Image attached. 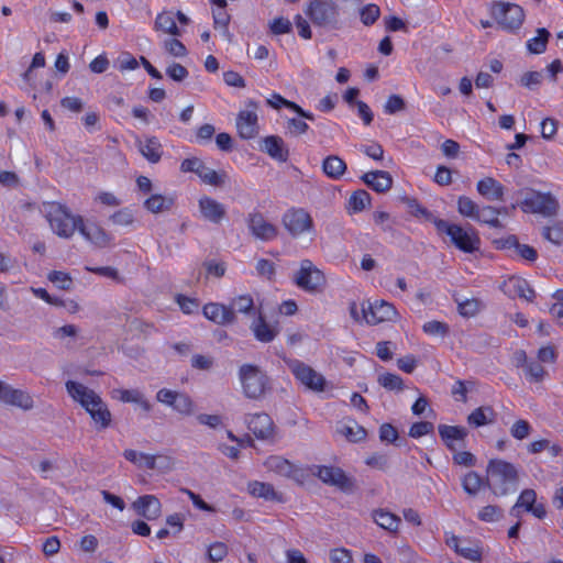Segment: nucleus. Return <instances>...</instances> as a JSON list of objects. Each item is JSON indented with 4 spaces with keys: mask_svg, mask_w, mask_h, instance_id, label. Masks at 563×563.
<instances>
[{
    "mask_svg": "<svg viewBox=\"0 0 563 563\" xmlns=\"http://www.w3.org/2000/svg\"><path fill=\"white\" fill-rule=\"evenodd\" d=\"M66 389L68 395L89 413L99 430L110 426L111 412L97 393L75 380H67Z\"/></svg>",
    "mask_w": 563,
    "mask_h": 563,
    "instance_id": "f257e3e1",
    "label": "nucleus"
},
{
    "mask_svg": "<svg viewBox=\"0 0 563 563\" xmlns=\"http://www.w3.org/2000/svg\"><path fill=\"white\" fill-rule=\"evenodd\" d=\"M487 477L493 493L505 496L515 490L519 474L515 464L503 459H493L487 464Z\"/></svg>",
    "mask_w": 563,
    "mask_h": 563,
    "instance_id": "f03ea898",
    "label": "nucleus"
},
{
    "mask_svg": "<svg viewBox=\"0 0 563 563\" xmlns=\"http://www.w3.org/2000/svg\"><path fill=\"white\" fill-rule=\"evenodd\" d=\"M433 224L441 233H445L451 243L461 252L472 254L481 247V239L477 231L472 228H463L443 219H433Z\"/></svg>",
    "mask_w": 563,
    "mask_h": 563,
    "instance_id": "7ed1b4c3",
    "label": "nucleus"
},
{
    "mask_svg": "<svg viewBox=\"0 0 563 563\" xmlns=\"http://www.w3.org/2000/svg\"><path fill=\"white\" fill-rule=\"evenodd\" d=\"M239 380L243 395L249 399H262L271 390V378L265 371L255 364L241 365Z\"/></svg>",
    "mask_w": 563,
    "mask_h": 563,
    "instance_id": "20e7f679",
    "label": "nucleus"
},
{
    "mask_svg": "<svg viewBox=\"0 0 563 563\" xmlns=\"http://www.w3.org/2000/svg\"><path fill=\"white\" fill-rule=\"evenodd\" d=\"M46 218L53 232L64 239L71 238L82 220L81 216L73 214L69 208L56 201L47 203Z\"/></svg>",
    "mask_w": 563,
    "mask_h": 563,
    "instance_id": "39448f33",
    "label": "nucleus"
},
{
    "mask_svg": "<svg viewBox=\"0 0 563 563\" xmlns=\"http://www.w3.org/2000/svg\"><path fill=\"white\" fill-rule=\"evenodd\" d=\"M489 14L503 31L516 34L525 22V10L521 5L505 1H494Z\"/></svg>",
    "mask_w": 563,
    "mask_h": 563,
    "instance_id": "423d86ee",
    "label": "nucleus"
},
{
    "mask_svg": "<svg viewBox=\"0 0 563 563\" xmlns=\"http://www.w3.org/2000/svg\"><path fill=\"white\" fill-rule=\"evenodd\" d=\"M305 14L316 26L338 29L340 8L332 0H310Z\"/></svg>",
    "mask_w": 563,
    "mask_h": 563,
    "instance_id": "0eeeda50",
    "label": "nucleus"
},
{
    "mask_svg": "<svg viewBox=\"0 0 563 563\" xmlns=\"http://www.w3.org/2000/svg\"><path fill=\"white\" fill-rule=\"evenodd\" d=\"M307 470L306 478L310 475L318 477L322 483L334 486L343 493H351L354 489V481L346 473L336 466L310 465Z\"/></svg>",
    "mask_w": 563,
    "mask_h": 563,
    "instance_id": "6e6552de",
    "label": "nucleus"
},
{
    "mask_svg": "<svg viewBox=\"0 0 563 563\" xmlns=\"http://www.w3.org/2000/svg\"><path fill=\"white\" fill-rule=\"evenodd\" d=\"M282 222L292 238L314 234V222L311 214L303 208L291 207L285 211Z\"/></svg>",
    "mask_w": 563,
    "mask_h": 563,
    "instance_id": "1a4fd4ad",
    "label": "nucleus"
},
{
    "mask_svg": "<svg viewBox=\"0 0 563 563\" xmlns=\"http://www.w3.org/2000/svg\"><path fill=\"white\" fill-rule=\"evenodd\" d=\"M295 284L309 294L321 292L325 286L327 279L310 260H302L300 267L294 277Z\"/></svg>",
    "mask_w": 563,
    "mask_h": 563,
    "instance_id": "9d476101",
    "label": "nucleus"
},
{
    "mask_svg": "<svg viewBox=\"0 0 563 563\" xmlns=\"http://www.w3.org/2000/svg\"><path fill=\"white\" fill-rule=\"evenodd\" d=\"M246 109L241 110L235 119V126L239 136L242 140H252L257 136L260 132L257 110L260 102L253 99L245 101Z\"/></svg>",
    "mask_w": 563,
    "mask_h": 563,
    "instance_id": "9b49d317",
    "label": "nucleus"
},
{
    "mask_svg": "<svg viewBox=\"0 0 563 563\" xmlns=\"http://www.w3.org/2000/svg\"><path fill=\"white\" fill-rule=\"evenodd\" d=\"M285 362L295 378L306 388L318 393L324 390L325 378L311 366L297 358Z\"/></svg>",
    "mask_w": 563,
    "mask_h": 563,
    "instance_id": "f8f14e48",
    "label": "nucleus"
},
{
    "mask_svg": "<svg viewBox=\"0 0 563 563\" xmlns=\"http://www.w3.org/2000/svg\"><path fill=\"white\" fill-rule=\"evenodd\" d=\"M523 212L553 216L556 213L559 203L550 192L530 190L520 203Z\"/></svg>",
    "mask_w": 563,
    "mask_h": 563,
    "instance_id": "ddd939ff",
    "label": "nucleus"
},
{
    "mask_svg": "<svg viewBox=\"0 0 563 563\" xmlns=\"http://www.w3.org/2000/svg\"><path fill=\"white\" fill-rule=\"evenodd\" d=\"M264 466L267 472L274 473L277 476L292 478L300 484L306 479V468L296 466L289 460L279 455L268 456L264 461Z\"/></svg>",
    "mask_w": 563,
    "mask_h": 563,
    "instance_id": "4468645a",
    "label": "nucleus"
},
{
    "mask_svg": "<svg viewBox=\"0 0 563 563\" xmlns=\"http://www.w3.org/2000/svg\"><path fill=\"white\" fill-rule=\"evenodd\" d=\"M250 432L258 440H272L275 435V424L266 412L250 413L245 418Z\"/></svg>",
    "mask_w": 563,
    "mask_h": 563,
    "instance_id": "2eb2a0df",
    "label": "nucleus"
},
{
    "mask_svg": "<svg viewBox=\"0 0 563 563\" xmlns=\"http://www.w3.org/2000/svg\"><path fill=\"white\" fill-rule=\"evenodd\" d=\"M246 223L251 234L258 240L272 241L278 234L277 228L257 210L249 213Z\"/></svg>",
    "mask_w": 563,
    "mask_h": 563,
    "instance_id": "dca6fc26",
    "label": "nucleus"
},
{
    "mask_svg": "<svg viewBox=\"0 0 563 563\" xmlns=\"http://www.w3.org/2000/svg\"><path fill=\"white\" fill-rule=\"evenodd\" d=\"M364 318L369 324H378L387 321H396L398 312L393 303L385 300H376L368 305V309H364Z\"/></svg>",
    "mask_w": 563,
    "mask_h": 563,
    "instance_id": "f3484780",
    "label": "nucleus"
},
{
    "mask_svg": "<svg viewBox=\"0 0 563 563\" xmlns=\"http://www.w3.org/2000/svg\"><path fill=\"white\" fill-rule=\"evenodd\" d=\"M156 398L181 415H190L194 411V402L186 394L163 388L157 391Z\"/></svg>",
    "mask_w": 563,
    "mask_h": 563,
    "instance_id": "a211bd4d",
    "label": "nucleus"
},
{
    "mask_svg": "<svg viewBox=\"0 0 563 563\" xmlns=\"http://www.w3.org/2000/svg\"><path fill=\"white\" fill-rule=\"evenodd\" d=\"M78 232L82 238L99 249H106L111 245L113 238L101 225L95 222H85L81 220Z\"/></svg>",
    "mask_w": 563,
    "mask_h": 563,
    "instance_id": "6ab92c4d",
    "label": "nucleus"
},
{
    "mask_svg": "<svg viewBox=\"0 0 563 563\" xmlns=\"http://www.w3.org/2000/svg\"><path fill=\"white\" fill-rule=\"evenodd\" d=\"M438 431L449 451L455 452L457 448L464 446L467 437L466 428L462 426L439 424Z\"/></svg>",
    "mask_w": 563,
    "mask_h": 563,
    "instance_id": "aec40b11",
    "label": "nucleus"
},
{
    "mask_svg": "<svg viewBox=\"0 0 563 563\" xmlns=\"http://www.w3.org/2000/svg\"><path fill=\"white\" fill-rule=\"evenodd\" d=\"M202 314L206 319L219 325L233 323L236 319L234 310L220 302H208L202 307Z\"/></svg>",
    "mask_w": 563,
    "mask_h": 563,
    "instance_id": "412c9836",
    "label": "nucleus"
},
{
    "mask_svg": "<svg viewBox=\"0 0 563 563\" xmlns=\"http://www.w3.org/2000/svg\"><path fill=\"white\" fill-rule=\"evenodd\" d=\"M476 191L488 201H504L506 188L492 176L481 178L476 184Z\"/></svg>",
    "mask_w": 563,
    "mask_h": 563,
    "instance_id": "4be33fe9",
    "label": "nucleus"
},
{
    "mask_svg": "<svg viewBox=\"0 0 563 563\" xmlns=\"http://www.w3.org/2000/svg\"><path fill=\"white\" fill-rule=\"evenodd\" d=\"M211 3L213 4L212 18L214 30L219 31L222 37L231 41L232 34L229 30L231 15L227 10V0H211Z\"/></svg>",
    "mask_w": 563,
    "mask_h": 563,
    "instance_id": "5701e85b",
    "label": "nucleus"
},
{
    "mask_svg": "<svg viewBox=\"0 0 563 563\" xmlns=\"http://www.w3.org/2000/svg\"><path fill=\"white\" fill-rule=\"evenodd\" d=\"M517 507L523 508L538 519H544L547 517L545 506L542 503H537V493L532 488H526L520 493L514 508Z\"/></svg>",
    "mask_w": 563,
    "mask_h": 563,
    "instance_id": "b1692460",
    "label": "nucleus"
},
{
    "mask_svg": "<svg viewBox=\"0 0 563 563\" xmlns=\"http://www.w3.org/2000/svg\"><path fill=\"white\" fill-rule=\"evenodd\" d=\"M261 150L279 163H286L289 158V150L285 145L284 140L278 135L265 136L262 140Z\"/></svg>",
    "mask_w": 563,
    "mask_h": 563,
    "instance_id": "393cba45",
    "label": "nucleus"
},
{
    "mask_svg": "<svg viewBox=\"0 0 563 563\" xmlns=\"http://www.w3.org/2000/svg\"><path fill=\"white\" fill-rule=\"evenodd\" d=\"M500 249H514L516 254L527 263H534L538 260V252L533 246L520 243L516 235H509L498 242Z\"/></svg>",
    "mask_w": 563,
    "mask_h": 563,
    "instance_id": "a878e982",
    "label": "nucleus"
},
{
    "mask_svg": "<svg viewBox=\"0 0 563 563\" xmlns=\"http://www.w3.org/2000/svg\"><path fill=\"white\" fill-rule=\"evenodd\" d=\"M199 209L202 217L212 223H220L225 216L224 206L209 196L199 199Z\"/></svg>",
    "mask_w": 563,
    "mask_h": 563,
    "instance_id": "bb28decb",
    "label": "nucleus"
},
{
    "mask_svg": "<svg viewBox=\"0 0 563 563\" xmlns=\"http://www.w3.org/2000/svg\"><path fill=\"white\" fill-rule=\"evenodd\" d=\"M361 179L376 192H386L393 186V177L385 170L365 173Z\"/></svg>",
    "mask_w": 563,
    "mask_h": 563,
    "instance_id": "cd10ccee",
    "label": "nucleus"
},
{
    "mask_svg": "<svg viewBox=\"0 0 563 563\" xmlns=\"http://www.w3.org/2000/svg\"><path fill=\"white\" fill-rule=\"evenodd\" d=\"M266 103H267V106H269L271 108L276 109V110L285 107V108L294 111L295 113H297L299 117L305 118L306 120L314 121V114L312 112L302 109L299 104L284 98L278 92H273L266 99Z\"/></svg>",
    "mask_w": 563,
    "mask_h": 563,
    "instance_id": "c85d7f7f",
    "label": "nucleus"
},
{
    "mask_svg": "<svg viewBox=\"0 0 563 563\" xmlns=\"http://www.w3.org/2000/svg\"><path fill=\"white\" fill-rule=\"evenodd\" d=\"M496 416V411L492 406H479L468 413L466 422L471 428L478 429L494 423Z\"/></svg>",
    "mask_w": 563,
    "mask_h": 563,
    "instance_id": "c756f323",
    "label": "nucleus"
},
{
    "mask_svg": "<svg viewBox=\"0 0 563 563\" xmlns=\"http://www.w3.org/2000/svg\"><path fill=\"white\" fill-rule=\"evenodd\" d=\"M506 213H507V208H505V207L497 208V207H494L490 205H485L479 208V212H478L475 221L481 224L488 225L489 228L501 229L503 223L499 220V216L506 214Z\"/></svg>",
    "mask_w": 563,
    "mask_h": 563,
    "instance_id": "7c9ffc66",
    "label": "nucleus"
},
{
    "mask_svg": "<svg viewBox=\"0 0 563 563\" xmlns=\"http://www.w3.org/2000/svg\"><path fill=\"white\" fill-rule=\"evenodd\" d=\"M247 492L251 496L263 498L265 500L283 501V497L278 494L274 486L269 483L251 481L247 483Z\"/></svg>",
    "mask_w": 563,
    "mask_h": 563,
    "instance_id": "2f4dec72",
    "label": "nucleus"
},
{
    "mask_svg": "<svg viewBox=\"0 0 563 563\" xmlns=\"http://www.w3.org/2000/svg\"><path fill=\"white\" fill-rule=\"evenodd\" d=\"M372 518L374 522L382 529L390 532V533H397L400 525V518L386 510V509H374L372 511Z\"/></svg>",
    "mask_w": 563,
    "mask_h": 563,
    "instance_id": "473e14b6",
    "label": "nucleus"
},
{
    "mask_svg": "<svg viewBox=\"0 0 563 563\" xmlns=\"http://www.w3.org/2000/svg\"><path fill=\"white\" fill-rule=\"evenodd\" d=\"M173 459L166 454H143V466L165 473L173 468Z\"/></svg>",
    "mask_w": 563,
    "mask_h": 563,
    "instance_id": "72a5a7b5",
    "label": "nucleus"
},
{
    "mask_svg": "<svg viewBox=\"0 0 563 563\" xmlns=\"http://www.w3.org/2000/svg\"><path fill=\"white\" fill-rule=\"evenodd\" d=\"M323 173L331 179H339L346 170L345 162L336 156L329 155L322 162Z\"/></svg>",
    "mask_w": 563,
    "mask_h": 563,
    "instance_id": "f704fd0d",
    "label": "nucleus"
},
{
    "mask_svg": "<svg viewBox=\"0 0 563 563\" xmlns=\"http://www.w3.org/2000/svg\"><path fill=\"white\" fill-rule=\"evenodd\" d=\"M174 205V198L154 194L143 201V207L153 213H159L169 210Z\"/></svg>",
    "mask_w": 563,
    "mask_h": 563,
    "instance_id": "c9c22d12",
    "label": "nucleus"
},
{
    "mask_svg": "<svg viewBox=\"0 0 563 563\" xmlns=\"http://www.w3.org/2000/svg\"><path fill=\"white\" fill-rule=\"evenodd\" d=\"M508 285L512 288V291L519 298L532 302L536 298V291L529 284V282L522 277H510Z\"/></svg>",
    "mask_w": 563,
    "mask_h": 563,
    "instance_id": "e433bc0d",
    "label": "nucleus"
},
{
    "mask_svg": "<svg viewBox=\"0 0 563 563\" xmlns=\"http://www.w3.org/2000/svg\"><path fill=\"white\" fill-rule=\"evenodd\" d=\"M155 29L166 34L177 36L180 34L176 24L175 14L172 11H164L155 19Z\"/></svg>",
    "mask_w": 563,
    "mask_h": 563,
    "instance_id": "4c0bfd02",
    "label": "nucleus"
},
{
    "mask_svg": "<svg viewBox=\"0 0 563 563\" xmlns=\"http://www.w3.org/2000/svg\"><path fill=\"white\" fill-rule=\"evenodd\" d=\"M4 402L20 407L24 410L31 409L34 404L33 398L29 393L21 389L11 388L10 386L8 387Z\"/></svg>",
    "mask_w": 563,
    "mask_h": 563,
    "instance_id": "58836bf2",
    "label": "nucleus"
},
{
    "mask_svg": "<svg viewBox=\"0 0 563 563\" xmlns=\"http://www.w3.org/2000/svg\"><path fill=\"white\" fill-rule=\"evenodd\" d=\"M252 329L256 340L263 343L272 342L277 335V331L266 322L262 313H258Z\"/></svg>",
    "mask_w": 563,
    "mask_h": 563,
    "instance_id": "ea45409f",
    "label": "nucleus"
},
{
    "mask_svg": "<svg viewBox=\"0 0 563 563\" xmlns=\"http://www.w3.org/2000/svg\"><path fill=\"white\" fill-rule=\"evenodd\" d=\"M164 154L163 145L155 136L148 137L143 145V158L151 164H156L161 161Z\"/></svg>",
    "mask_w": 563,
    "mask_h": 563,
    "instance_id": "a19ab883",
    "label": "nucleus"
},
{
    "mask_svg": "<svg viewBox=\"0 0 563 563\" xmlns=\"http://www.w3.org/2000/svg\"><path fill=\"white\" fill-rule=\"evenodd\" d=\"M456 207L459 213L462 217L471 219L473 221L476 220V217L481 208L472 198L467 196H460L456 201Z\"/></svg>",
    "mask_w": 563,
    "mask_h": 563,
    "instance_id": "79ce46f5",
    "label": "nucleus"
},
{
    "mask_svg": "<svg viewBox=\"0 0 563 563\" xmlns=\"http://www.w3.org/2000/svg\"><path fill=\"white\" fill-rule=\"evenodd\" d=\"M550 32L544 29H538L537 35L527 42V48L532 54H542L547 49Z\"/></svg>",
    "mask_w": 563,
    "mask_h": 563,
    "instance_id": "37998d69",
    "label": "nucleus"
},
{
    "mask_svg": "<svg viewBox=\"0 0 563 563\" xmlns=\"http://www.w3.org/2000/svg\"><path fill=\"white\" fill-rule=\"evenodd\" d=\"M235 312L244 313V314H254V299L250 294L239 295L231 300V305L229 306Z\"/></svg>",
    "mask_w": 563,
    "mask_h": 563,
    "instance_id": "c03bdc74",
    "label": "nucleus"
},
{
    "mask_svg": "<svg viewBox=\"0 0 563 563\" xmlns=\"http://www.w3.org/2000/svg\"><path fill=\"white\" fill-rule=\"evenodd\" d=\"M484 303L478 298H467L462 301H457V311L464 318L475 317L482 309Z\"/></svg>",
    "mask_w": 563,
    "mask_h": 563,
    "instance_id": "a18cd8bd",
    "label": "nucleus"
},
{
    "mask_svg": "<svg viewBox=\"0 0 563 563\" xmlns=\"http://www.w3.org/2000/svg\"><path fill=\"white\" fill-rule=\"evenodd\" d=\"M140 66L136 59L130 52L123 51L113 60V67L120 73L131 71L137 69Z\"/></svg>",
    "mask_w": 563,
    "mask_h": 563,
    "instance_id": "49530a36",
    "label": "nucleus"
},
{
    "mask_svg": "<svg viewBox=\"0 0 563 563\" xmlns=\"http://www.w3.org/2000/svg\"><path fill=\"white\" fill-rule=\"evenodd\" d=\"M162 514L161 501L153 495H143V518L157 519Z\"/></svg>",
    "mask_w": 563,
    "mask_h": 563,
    "instance_id": "de8ad7c7",
    "label": "nucleus"
},
{
    "mask_svg": "<svg viewBox=\"0 0 563 563\" xmlns=\"http://www.w3.org/2000/svg\"><path fill=\"white\" fill-rule=\"evenodd\" d=\"M197 176L207 185L221 186L224 181L225 173L211 169L202 162V167H199Z\"/></svg>",
    "mask_w": 563,
    "mask_h": 563,
    "instance_id": "09e8293b",
    "label": "nucleus"
},
{
    "mask_svg": "<svg viewBox=\"0 0 563 563\" xmlns=\"http://www.w3.org/2000/svg\"><path fill=\"white\" fill-rule=\"evenodd\" d=\"M377 380L383 388L389 391L398 393L405 388L404 379L399 375L389 372L380 374Z\"/></svg>",
    "mask_w": 563,
    "mask_h": 563,
    "instance_id": "8fccbe9b",
    "label": "nucleus"
},
{
    "mask_svg": "<svg viewBox=\"0 0 563 563\" xmlns=\"http://www.w3.org/2000/svg\"><path fill=\"white\" fill-rule=\"evenodd\" d=\"M174 299L184 314L189 316L198 312L199 310L200 301L198 298L188 297L184 294H176Z\"/></svg>",
    "mask_w": 563,
    "mask_h": 563,
    "instance_id": "3c124183",
    "label": "nucleus"
},
{
    "mask_svg": "<svg viewBox=\"0 0 563 563\" xmlns=\"http://www.w3.org/2000/svg\"><path fill=\"white\" fill-rule=\"evenodd\" d=\"M371 205V196L366 190H355L350 199L349 206L353 212H361Z\"/></svg>",
    "mask_w": 563,
    "mask_h": 563,
    "instance_id": "603ef678",
    "label": "nucleus"
},
{
    "mask_svg": "<svg viewBox=\"0 0 563 563\" xmlns=\"http://www.w3.org/2000/svg\"><path fill=\"white\" fill-rule=\"evenodd\" d=\"M484 485L483 478L474 471L466 473L462 479V486L468 495H476Z\"/></svg>",
    "mask_w": 563,
    "mask_h": 563,
    "instance_id": "864d4df0",
    "label": "nucleus"
},
{
    "mask_svg": "<svg viewBox=\"0 0 563 563\" xmlns=\"http://www.w3.org/2000/svg\"><path fill=\"white\" fill-rule=\"evenodd\" d=\"M339 431L351 442H360L367 435L365 428L355 421L352 424L343 426Z\"/></svg>",
    "mask_w": 563,
    "mask_h": 563,
    "instance_id": "5fc2aeb1",
    "label": "nucleus"
},
{
    "mask_svg": "<svg viewBox=\"0 0 563 563\" xmlns=\"http://www.w3.org/2000/svg\"><path fill=\"white\" fill-rule=\"evenodd\" d=\"M542 236L544 240L551 242L554 245L563 244V224L555 222L552 225L544 227L542 229Z\"/></svg>",
    "mask_w": 563,
    "mask_h": 563,
    "instance_id": "6e6d98bb",
    "label": "nucleus"
},
{
    "mask_svg": "<svg viewBox=\"0 0 563 563\" xmlns=\"http://www.w3.org/2000/svg\"><path fill=\"white\" fill-rule=\"evenodd\" d=\"M305 118H289L286 121V132L291 136H300L309 131V124L303 120Z\"/></svg>",
    "mask_w": 563,
    "mask_h": 563,
    "instance_id": "4d7b16f0",
    "label": "nucleus"
},
{
    "mask_svg": "<svg viewBox=\"0 0 563 563\" xmlns=\"http://www.w3.org/2000/svg\"><path fill=\"white\" fill-rule=\"evenodd\" d=\"M503 509L497 505H487L478 510L477 518L483 522H496L501 519Z\"/></svg>",
    "mask_w": 563,
    "mask_h": 563,
    "instance_id": "13d9d810",
    "label": "nucleus"
},
{
    "mask_svg": "<svg viewBox=\"0 0 563 563\" xmlns=\"http://www.w3.org/2000/svg\"><path fill=\"white\" fill-rule=\"evenodd\" d=\"M422 330L427 335L444 338L449 334V324L443 321L432 320L422 325Z\"/></svg>",
    "mask_w": 563,
    "mask_h": 563,
    "instance_id": "bf43d9fd",
    "label": "nucleus"
},
{
    "mask_svg": "<svg viewBox=\"0 0 563 563\" xmlns=\"http://www.w3.org/2000/svg\"><path fill=\"white\" fill-rule=\"evenodd\" d=\"M509 431L514 439L522 441L530 435L532 431V426L528 420L518 419L511 424Z\"/></svg>",
    "mask_w": 563,
    "mask_h": 563,
    "instance_id": "052dcab7",
    "label": "nucleus"
},
{
    "mask_svg": "<svg viewBox=\"0 0 563 563\" xmlns=\"http://www.w3.org/2000/svg\"><path fill=\"white\" fill-rule=\"evenodd\" d=\"M379 16L380 9L377 4L368 3L360 10L361 22L366 26L373 25Z\"/></svg>",
    "mask_w": 563,
    "mask_h": 563,
    "instance_id": "680f3d73",
    "label": "nucleus"
},
{
    "mask_svg": "<svg viewBox=\"0 0 563 563\" xmlns=\"http://www.w3.org/2000/svg\"><path fill=\"white\" fill-rule=\"evenodd\" d=\"M228 552V545L223 542L217 541L208 547L207 556L210 562L218 563L224 560Z\"/></svg>",
    "mask_w": 563,
    "mask_h": 563,
    "instance_id": "e2e57ef3",
    "label": "nucleus"
},
{
    "mask_svg": "<svg viewBox=\"0 0 563 563\" xmlns=\"http://www.w3.org/2000/svg\"><path fill=\"white\" fill-rule=\"evenodd\" d=\"M525 374H526V378L529 382L540 383L544 378L545 369L543 368V366L540 363H538L536 361H529L527 363V366L525 367Z\"/></svg>",
    "mask_w": 563,
    "mask_h": 563,
    "instance_id": "0e129e2a",
    "label": "nucleus"
},
{
    "mask_svg": "<svg viewBox=\"0 0 563 563\" xmlns=\"http://www.w3.org/2000/svg\"><path fill=\"white\" fill-rule=\"evenodd\" d=\"M474 383L471 380L457 379L452 386L451 394L456 401L467 402L468 387H473Z\"/></svg>",
    "mask_w": 563,
    "mask_h": 563,
    "instance_id": "69168bd1",
    "label": "nucleus"
},
{
    "mask_svg": "<svg viewBox=\"0 0 563 563\" xmlns=\"http://www.w3.org/2000/svg\"><path fill=\"white\" fill-rule=\"evenodd\" d=\"M110 221L114 225L128 227L134 222V213L130 208H122L111 214Z\"/></svg>",
    "mask_w": 563,
    "mask_h": 563,
    "instance_id": "338daca9",
    "label": "nucleus"
},
{
    "mask_svg": "<svg viewBox=\"0 0 563 563\" xmlns=\"http://www.w3.org/2000/svg\"><path fill=\"white\" fill-rule=\"evenodd\" d=\"M48 280L55 284L59 289L67 290L70 288L73 280L70 276L60 271H52L48 273Z\"/></svg>",
    "mask_w": 563,
    "mask_h": 563,
    "instance_id": "774afa93",
    "label": "nucleus"
}]
</instances>
